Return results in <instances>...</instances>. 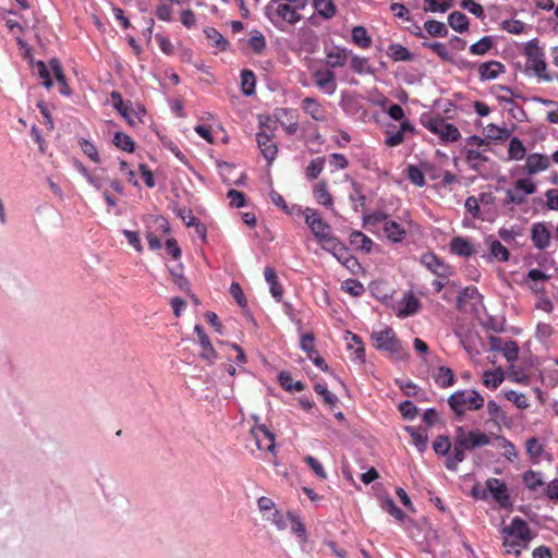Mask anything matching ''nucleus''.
I'll use <instances>...</instances> for the list:
<instances>
[{"label":"nucleus","mask_w":558,"mask_h":558,"mask_svg":"<svg viewBox=\"0 0 558 558\" xmlns=\"http://www.w3.org/2000/svg\"><path fill=\"white\" fill-rule=\"evenodd\" d=\"M267 520L271 521V523L279 530L283 531L288 526V522L290 518L287 514L281 513L278 510H274L270 515L267 517Z\"/></svg>","instance_id":"obj_59"},{"label":"nucleus","mask_w":558,"mask_h":558,"mask_svg":"<svg viewBox=\"0 0 558 558\" xmlns=\"http://www.w3.org/2000/svg\"><path fill=\"white\" fill-rule=\"evenodd\" d=\"M300 11L281 0H271L265 8L266 16L279 29H282L284 24L295 25L299 23L302 20Z\"/></svg>","instance_id":"obj_3"},{"label":"nucleus","mask_w":558,"mask_h":558,"mask_svg":"<svg viewBox=\"0 0 558 558\" xmlns=\"http://www.w3.org/2000/svg\"><path fill=\"white\" fill-rule=\"evenodd\" d=\"M49 68L51 69V72L53 73L57 82L60 85V89H59L60 94H62L64 96H69L71 94V89L66 83V78H65V75L63 74V70L61 68L59 60L51 59L49 62Z\"/></svg>","instance_id":"obj_27"},{"label":"nucleus","mask_w":558,"mask_h":558,"mask_svg":"<svg viewBox=\"0 0 558 558\" xmlns=\"http://www.w3.org/2000/svg\"><path fill=\"white\" fill-rule=\"evenodd\" d=\"M272 137L274 135L267 133L265 130H260L256 134V142L258 148L260 149L262 155L268 162L274 161L278 154V148Z\"/></svg>","instance_id":"obj_14"},{"label":"nucleus","mask_w":558,"mask_h":558,"mask_svg":"<svg viewBox=\"0 0 558 558\" xmlns=\"http://www.w3.org/2000/svg\"><path fill=\"white\" fill-rule=\"evenodd\" d=\"M485 399L476 390H458L448 398V404L458 420L468 411H477L484 407Z\"/></svg>","instance_id":"obj_4"},{"label":"nucleus","mask_w":558,"mask_h":558,"mask_svg":"<svg viewBox=\"0 0 558 558\" xmlns=\"http://www.w3.org/2000/svg\"><path fill=\"white\" fill-rule=\"evenodd\" d=\"M452 7V0H425V11L447 12Z\"/></svg>","instance_id":"obj_48"},{"label":"nucleus","mask_w":558,"mask_h":558,"mask_svg":"<svg viewBox=\"0 0 558 558\" xmlns=\"http://www.w3.org/2000/svg\"><path fill=\"white\" fill-rule=\"evenodd\" d=\"M405 432L409 433V435L411 436L412 441L414 446L417 448V450L420 452H424L427 448V432L425 429L415 428L413 426H407Z\"/></svg>","instance_id":"obj_28"},{"label":"nucleus","mask_w":558,"mask_h":558,"mask_svg":"<svg viewBox=\"0 0 558 558\" xmlns=\"http://www.w3.org/2000/svg\"><path fill=\"white\" fill-rule=\"evenodd\" d=\"M314 198L316 202L327 208H331L333 205L332 196L330 195L327 183L325 181H320L315 184L313 189Z\"/></svg>","instance_id":"obj_26"},{"label":"nucleus","mask_w":558,"mask_h":558,"mask_svg":"<svg viewBox=\"0 0 558 558\" xmlns=\"http://www.w3.org/2000/svg\"><path fill=\"white\" fill-rule=\"evenodd\" d=\"M551 233L545 222H535L531 227V241L537 250H546L550 245Z\"/></svg>","instance_id":"obj_12"},{"label":"nucleus","mask_w":558,"mask_h":558,"mask_svg":"<svg viewBox=\"0 0 558 558\" xmlns=\"http://www.w3.org/2000/svg\"><path fill=\"white\" fill-rule=\"evenodd\" d=\"M509 158L512 160H521L525 156V147L518 137H512L508 147Z\"/></svg>","instance_id":"obj_45"},{"label":"nucleus","mask_w":558,"mask_h":558,"mask_svg":"<svg viewBox=\"0 0 558 558\" xmlns=\"http://www.w3.org/2000/svg\"><path fill=\"white\" fill-rule=\"evenodd\" d=\"M510 252L508 248L497 240L489 241V258L499 262L509 260Z\"/></svg>","instance_id":"obj_34"},{"label":"nucleus","mask_w":558,"mask_h":558,"mask_svg":"<svg viewBox=\"0 0 558 558\" xmlns=\"http://www.w3.org/2000/svg\"><path fill=\"white\" fill-rule=\"evenodd\" d=\"M407 174L408 179L416 186H424L425 185V177L422 172V170L414 165H410L407 168Z\"/></svg>","instance_id":"obj_56"},{"label":"nucleus","mask_w":558,"mask_h":558,"mask_svg":"<svg viewBox=\"0 0 558 558\" xmlns=\"http://www.w3.org/2000/svg\"><path fill=\"white\" fill-rule=\"evenodd\" d=\"M427 129L445 141L456 142L460 137L458 128L441 118L432 119L428 122Z\"/></svg>","instance_id":"obj_8"},{"label":"nucleus","mask_w":558,"mask_h":558,"mask_svg":"<svg viewBox=\"0 0 558 558\" xmlns=\"http://www.w3.org/2000/svg\"><path fill=\"white\" fill-rule=\"evenodd\" d=\"M489 444V436L480 429L468 430L464 426H457L454 429L453 448L447 457L446 468L450 471H456L458 465L464 461L465 451Z\"/></svg>","instance_id":"obj_1"},{"label":"nucleus","mask_w":558,"mask_h":558,"mask_svg":"<svg viewBox=\"0 0 558 558\" xmlns=\"http://www.w3.org/2000/svg\"><path fill=\"white\" fill-rule=\"evenodd\" d=\"M36 68H37V71H38V74L39 76L43 78V84L46 88L50 89L53 85V82L51 80V76H50V71L51 69H49L45 62L43 61H38L36 63Z\"/></svg>","instance_id":"obj_64"},{"label":"nucleus","mask_w":558,"mask_h":558,"mask_svg":"<svg viewBox=\"0 0 558 558\" xmlns=\"http://www.w3.org/2000/svg\"><path fill=\"white\" fill-rule=\"evenodd\" d=\"M351 243L355 244L359 248L371 252L373 241L360 231H354L351 234Z\"/></svg>","instance_id":"obj_49"},{"label":"nucleus","mask_w":558,"mask_h":558,"mask_svg":"<svg viewBox=\"0 0 558 558\" xmlns=\"http://www.w3.org/2000/svg\"><path fill=\"white\" fill-rule=\"evenodd\" d=\"M500 352L508 362H513L518 359L519 348L514 341H508L500 348Z\"/></svg>","instance_id":"obj_63"},{"label":"nucleus","mask_w":558,"mask_h":558,"mask_svg":"<svg viewBox=\"0 0 558 558\" xmlns=\"http://www.w3.org/2000/svg\"><path fill=\"white\" fill-rule=\"evenodd\" d=\"M527 64L532 69L536 76L545 82L551 81V76L546 73L547 64L544 60V53L536 48L534 51L527 53Z\"/></svg>","instance_id":"obj_16"},{"label":"nucleus","mask_w":558,"mask_h":558,"mask_svg":"<svg viewBox=\"0 0 558 558\" xmlns=\"http://www.w3.org/2000/svg\"><path fill=\"white\" fill-rule=\"evenodd\" d=\"M323 250L331 253L351 272L360 268L357 259L350 253L349 248L337 238L332 239Z\"/></svg>","instance_id":"obj_7"},{"label":"nucleus","mask_w":558,"mask_h":558,"mask_svg":"<svg viewBox=\"0 0 558 558\" xmlns=\"http://www.w3.org/2000/svg\"><path fill=\"white\" fill-rule=\"evenodd\" d=\"M449 246L453 254L465 258L472 256L475 252L472 243L462 236H454Z\"/></svg>","instance_id":"obj_22"},{"label":"nucleus","mask_w":558,"mask_h":558,"mask_svg":"<svg viewBox=\"0 0 558 558\" xmlns=\"http://www.w3.org/2000/svg\"><path fill=\"white\" fill-rule=\"evenodd\" d=\"M325 160L322 157L313 159L306 167V177L311 180L317 179L324 170Z\"/></svg>","instance_id":"obj_52"},{"label":"nucleus","mask_w":558,"mask_h":558,"mask_svg":"<svg viewBox=\"0 0 558 558\" xmlns=\"http://www.w3.org/2000/svg\"><path fill=\"white\" fill-rule=\"evenodd\" d=\"M436 384L441 388H448L454 383V375L451 368L441 366L434 376Z\"/></svg>","instance_id":"obj_36"},{"label":"nucleus","mask_w":558,"mask_h":558,"mask_svg":"<svg viewBox=\"0 0 558 558\" xmlns=\"http://www.w3.org/2000/svg\"><path fill=\"white\" fill-rule=\"evenodd\" d=\"M256 78L252 71L243 70L241 72V88L245 96H252L255 93Z\"/></svg>","instance_id":"obj_40"},{"label":"nucleus","mask_w":558,"mask_h":558,"mask_svg":"<svg viewBox=\"0 0 558 558\" xmlns=\"http://www.w3.org/2000/svg\"><path fill=\"white\" fill-rule=\"evenodd\" d=\"M405 132H414V126L408 120H403L401 122L399 130H397L396 132H387V138L385 141L386 145L390 147L400 145L404 141Z\"/></svg>","instance_id":"obj_23"},{"label":"nucleus","mask_w":558,"mask_h":558,"mask_svg":"<svg viewBox=\"0 0 558 558\" xmlns=\"http://www.w3.org/2000/svg\"><path fill=\"white\" fill-rule=\"evenodd\" d=\"M483 296L475 287H466L457 296V307L460 311H476Z\"/></svg>","instance_id":"obj_9"},{"label":"nucleus","mask_w":558,"mask_h":558,"mask_svg":"<svg viewBox=\"0 0 558 558\" xmlns=\"http://www.w3.org/2000/svg\"><path fill=\"white\" fill-rule=\"evenodd\" d=\"M484 151L485 149L465 148V161L472 170L478 171L481 166L488 160V157L484 155Z\"/></svg>","instance_id":"obj_25"},{"label":"nucleus","mask_w":558,"mask_h":558,"mask_svg":"<svg viewBox=\"0 0 558 558\" xmlns=\"http://www.w3.org/2000/svg\"><path fill=\"white\" fill-rule=\"evenodd\" d=\"M549 158L543 154H531L526 157L525 169L529 174H535L547 170Z\"/></svg>","instance_id":"obj_20"},{"label":"nucleus","mask_w":558,"mask_h":558,"mask_svg":"<svg viewBox=\"0 0 558 558\" xmlns=\"http://www.w3.org/2000/svg\"><path fill=\"white\" fill-rule=\"evenodd\" d=\"M385 236L392 243H400L407 235L405 229L397 221L389 219L383 226Z\"/></svg>","instance_id":"obj_21"},{"label":"nucleus","mask_w":558,"mask_h":558,"mask_svg":"<svg viewBox=\"0 0 558 558\" xmlns=\"http://www.w3.org/2000/svg\"><path fill=\"white\" fill-rule=\"evenodd\" d=\"M316 86L327 95L337 89L336 74L330 69H318L313 74Z\"/></svg>","instance_id":"obj_13"},{"label":"nucleus","mask_w":558,"mask_h":558,"mask_svg":"<svg viewBox=\"0 0 558 558\" xmlns=\"http://www.w3.org/2000/svg\"><path fill=\"white\" fill-rule=\"evenodd\" d=\"M423 46L429 48L435 53H437V56L441 60L447 61V62H451L452 61V58H451L450 53L448 52L447 47H446L445 44L438 43V41H435V43H423Z\"/></svg>","instance_id":"obj_58"},{"label":"nucleus","mask_w":558,"mask_h":558,"mask_svg":"<svg viewBox=\"0 0 558 558\" xmlns=\"http://www.w3.org/2000/svg\"><path fill=\"white\" fill-rule=\"evenodd\" d=\"M506 397L509 401L513 402L518 409L524 410L530 407L529 400L524 393L511 390L506 393Z\"/></svg>","instance_id":"obj_62"},{"label":"nucleus","mask_w":558,"mask_h":558,"mask_svg":"<svg viewBox=\"0 0 558 558\" xmlns=\"http://www.w3.org/2000/svg\"><path fill=\"white\" fill-rule=\"evenodd\" d=\"M306 225L317 242L320 244L322 248L335 239L331 232V227L323 220L317 210L307 211Z\"/></svg>","instance_id":"obj_6"},{"label":"nucleus","mask_w":558,"mask_h":558,"mask_svg":"<svg viewBox=\"0 0 558 558\" xmlns=\"http://www.w3.org/2000/svg\"><path fill=\"white\" fill-rule=\"evenodd\" d=\"M111 98L113 100V107L121 113V116L128 121L130 125H134L135 120L130 113L129 106L124 104L121 94L118 92H112Z\"/></svg>","instance_id":"obj_35"},{"label":"nucleus","mask_w":558,"mask_h":558,"mask_svg":"<svg viewBox=\"0 0 558 558\" xmlns=\"http://www.w3.org/2000/svg\"><path fill=\"white\" fill-rule=\"evenodd\" d=\"M525 24L519 20H506L501 23V29L509 34L520 35L524 32Z\"/></svg>","instance_id":"obj_60"},{"label":"nucleus","mask_w":558,"mask_h":558,"mask_svg":"<svg viewBox=\"0 0 558 558\" xmlns=\"http://www.w3.org/2000/svg\"><path fill=\"white\" fill-rule=\"evenodd\" d=\"M451 442L447 436L440 435L433 442V449L437 454L449 456Z\"/></svg>","instance_id":"obj_55"},{"label":"nucleus","mask_w":558,"mask_h":558,"mask_svg":"<svg viewBox=\"0 0 558 558\" xmlns=\"http://www.w3.org/2000/svg\"><path fill=\"white\" fill-rule=\"evenodd\" d=\"M251 435L255 439V445L259 450L275 451V434L265 425L257 424L251 429Z\"/></svg>","instance_id":"obj_10"},{"label":"nucleus","mask_w":558,"mask_h":558,"mask_svg":"<svg viewBox=\"0 0 558 558\" xmlns=\"http://www.w3.org/2000/svg\"><path fill=\"white\" fill-rule=\"evenodd\" d=\"M204 34L211 41L213 46L221 50H226L228 47V41L223 38V36L214 27H207L204 29Z\"/></svg>","instance_id":"obj_46"},{"label":"nucleus","mask_w":558,"mask_h":558,"mask_svg":"<svg viewBox=\"0 0 558 558\" xmlns=\"http://www.w3.org/2000/svg\"><path fill=\"white\" fill-rule=\"evenodd\" d=\"M448 24L452 29L459 33H464L469 29V19L460 11H454L449 14Z\"/></svg>","instance_id":"obj_31"},{"label":"nucleus","mask_w":558,"mask_h":558,"mask_svg":"<svg viewBox=\"0 0 558 558\" xmlns=\"http://www.w3.org/2000/svg\"><path fill=\"white\" fill-rule=\"evenodd\" d=\"M424 28L430 36L446 37L448 35L447 26L439 21L428 20L424 23Z\"/></svg>","instance_id":"obj_43"},{"label":"nucleus","mask_w":558,"mask_h":558,"mask_svg":"<svg viewBox=\"0 0 558 558\" xmlns=\"http://www.w3.org/2000/svg\"><path fill=\"white\" fill-rule=\"evenodd\" d=\"M82 151L94 162L99 163L100 157L96 146L85 138L78 141Z\"/></svg>","instance_id":"obj_51"},{"label":"nucleus","mask_w":558,"mask_h":558,"mask_svg":"<svg viewBox=\"0 0 558 558\" xmlns=\"http://www.w3.org/2000/svg\"><path fill=\"white\" fill-rule=\"evenodd\" d=\"M506 71V66L496 60L483 62L478 65V75L481 81H492Z\"/></svg>","instance_id":"obj_17"},{"label":"nucleus","mask_w":558,"mask_h":558,"mask_svg":"<svg viewBox=\"0 0 558 558\" xmlns=\"http://www.w3.org/2000/svg\"><path fill=\"white\" fill-rule=\"evenodd\" d=\"M248 45L255 53H260L266 48L264 35L259 31H253L248 39Z\"/></svg>","instance_id":"obj_50"},{"label":"nucleus","mask_w":558,"mask_h":558,"mask_svg":"<svg viewBox=\"0 0 558 558\" xmlns=\"http://www.w3.org/2000/svg\"><path fill=\"white\" fill-rule=\"evenodd\" d=\"M302 109L311 116L312 119L318 122H324L327 119L326 111L322 104L312 97H306L302 100Z\"/></svg>","instance_id":"obj_19"},{"label":"nucleus","mask_w":558,"mask_h":558,"mask_svg":"<svg viewBox=\"0 0 558 558\" xmlns=\"http://www.w3.org/2000/svg\"><path fill=\"white\" fill-rule=\"evenodd\" d=\"M314 390L316 391V393L323 397L326 404L333 407L338 402L337 396L329 391L325 384H315Z\"/></svg>","instance_id":"obj_54"},{"label":"nucleus","mask_w":558,"mask_h":558,"mask_svg":"<svg viewBox=\"0 0 558 558\" xmlns=\"http://www.w3.org/2000/svg\"><path fill=\"white\" fill-rule=\"evenodd\" d=\"M487 412L489 414L490 420L497 424L499 422H505L507 420L505 412L494 400H489L487 402Z\"/></svg>","instance_id":"obj_53"},{"label":"nucleus","mask_w":558,"mask_h":558,"mask_svg":"<svg viewBox=\"0 0 558 558\" xmlns=\"http://www.w3.org/2000/svg\"><path fill=\"white\" fill-rule=\"evenodd\" d=\"M493 47V39L489 36L482 37L478 41L470 46V52L474 56H484Z\"/></svg>","instance_id":"obj_44"},{"label":"nucleus","mask_w":558,"mask_h":558,"mask_svg":"<svg viewBox=\"0 0 558 558\" xmlns=\"http://www.w3.org/2000/svg\"><path fill=\"white\" fill-rule=\"evenodd\" d=\"M390 218L388 216V214L386 213H383V211H376V213H372V214H368V215H364L363 217V220H364V225H369V226H378V225H381V227L385 225L386 221H388Z\"/></svg>","instance_id":"obj_61"},{"label":"nucleus","mask_w":558,"mask_h":558,"mask_svg":"<svg viewBox=\"0 0 558 558\" xmlns=\"http://www.w3.org/2000/svg\"><path fill=\"white\" fill-rule=\"evenodd\" d=\"M288 517L290 518L291 531L299 537L300 546L304 550L305 544L308 539L305 525L292 512H288Z\"/></svg>","instance_id":"obj_29"},{"label":"nucleus","mask_w":558,"mask_h":558,"mask_svg":"<svg viewBox=\"0 0 558 558\" xmlns=\"http://www.w3.org/2000/svg\"><path fill=\"white\" fill-rule=\"evenodd\" d=\"M486 137L504 142L510 136V132L506 128H500L494 123L488 124L485 128Z\"/></svg>","instance_id":"obj_42"},{"label":"nucleus","mask_w":558,"mask_h":558,"mask_svg":"<svg viewBox=\"0 0 558 558\" xmlns=\"http://www.w3.org/2000/svg\"><path fill=\"white\" fill-rule=\"evenodd\" d=\"M349 60H350V63H351V69L356 74H360V75H363V74H374V69L369 64V61H368L367 58L354 54L352 52V56H350Z\"/></svg>","instance_id":"obj_30"},{"label":"nucleus","mask_w":558,"mask_h":558,"mask_svg":"<svg viewBox=\"0 0 558 558\" xmlns=\"http://www.w3.org/2000/svg\"><path fill=\"white\" fill-rule=\"evenodd\" d=\"M372 340L375 342V347L378 350L389 353L390 356L397 360H403L408 356V351L397 339L395 331L389 327L374 331L372 333Z\"/></svg>","instance_id":"obj_5"},{"label":"nucleus","mask_w":558,"mask_h":558,"mask_svg":"<svg viewBox=\"0 0 558 558\" xmlns=\"http://www.w3.org/2000/svg\"><path fill=\"white\" fill-rule=\"evenodd\" d=\"M403 307L398 311V317H408L414 315L420 308V301L412 294L402 300Z\"/></svg>","instance_id":"obj_39"},{"label":"nucleus","mask_w":558,"mask_h":558,"mask_svg":"<svg viewBox=\"0 0 558 558\" xmlns=\"http://www.w3.org/2000/svg\"><path fill=\"white\" fill-rule=\"evenodd\" d=\"M112 142L114 146L126 153H132L135 147L134 141L123 132H116Z\"/></svg>","instance_id":"obj_41"},{"label":"nucleus","mask_w":558,"mask_h":558,"mask_svg":"<svg viewBox=\"0 0 558 558\" xmlns=\"http://www.w3.org/2000/svg\"><path fill=\"white\" fill-rule=\"evenodd\" d=\"M501 535L506 551L515 556H519L522 549H526L532 541L527 523L519 517L513 518L509 525L502 527Z\"/></svg>","instance_id":"obj_2"},{"label":"nucleus","mask_w":558,"mask_h":558,"mask_svg":"<svg viewBox=\"0 0 558 558\" xmlns=\"http://www.w3.org/2000/svg\"><path fill=\"white\" fill-rule=\"evenodd\" d=\"M387 56L393 61H412L413 54L402 45L392 44L387 49Z\"/></svg>","instance_id":"obj_32"},{"label":"nucleus","mask_w":558,"mask_h":558,"mask_svg":"<svg viewBox=\"0 0 558 558\" xmlns=\"http://www.w3.org/2000/svg\"><path fill=\"white\" fill-rule=\"evenodd\" d=\"M352 56V51L344 47H335L326 53V63L329 68H342Z\"/></svg>","instance_id":"obj_18"},{"label":"nucleus","mask_w":558,"mask_h":558,"mask_svg":"<svg viewBox=\"0 0 558 558\" xmlns=\"http://www.w3.org/2000/svg\"><path fill=\"white\" fill-rule=\"evenodd\" d=\"M352 41L364 49L372 45V38L364 26H354L352 28Z\"/></svg>","instance_id":"obj_37"},{"label":"nucleus","mask_w":558,"mask_h":558,"mask_svg":"<svg viewBox=\"0 0 558 558\" xmlns=\"http://www.w3.org/2000/svg\"><path fill=\"white\" fill-rule=\"evenodd\" d=\"M523 482L527 488L535 490L537 487L543 485L542 475L535 471H526L523 474Z\"/></svg>","instance_id":"obj_57"},{"label":"nucleus","mask_w":558,"mask_h":558,"mask_svg":"<svg viewBox=\"0 0 558 558\" xmlns=\"http://www.w3.org/2000/svg\"><path fill=\"white\" fill-rule=\"evenodd\" d=\"M381 508L399 522H402L405 518L404 512L396 505L391 498L384 499L381 502Z\"/></svg>","instance_id":"obj_47"},{"label":"nucleus","mask_w":558,"mask_h":558,"mask_svg":"<svg viewBox=\"0 0 558 558\" xmlns=\"http://www.w3.org/2000/svg\"><path fill=\"white\" fill-rule=\"evenodd\" d=\"M313 7L326 20L331 19L336 14V5L332 0H313Z\"/></svg>","instance_id":"obj_38"},{"label":"nucleus","mask_w":558,"mask_h":558,"mask_svg":"<svg viewBox=\"0 0 558 558\" xmlns=\"http://www.w3.org/2000/svg\"><path fill=\"white\" fill-rule=\"evenodd\" d=\"M265 280L269 284V290L272 295V298L280 302L283 295V288L278 281L277 274L274 268L266 267L264 270Z\"/></svg>","instance_id":"obj_24"},{"label":"nucleus","mask_w":558,"mask_h":558,"mask_svg":"<svg viewBox=\"0 0 558 558\" xmlns=\"http://www.w3.org/2000/svg\"><path fill=\"white\" fill-rule=\"evenodd\" d=\"M486 487L500 507L506 508L510 506V496L504 482L499 478H488L486 481Z\"/></svg>","instance_id":"obj_15"},{"label":"nucleus","mask_w":558,"mask_h":558,"mask_svg":"<svg viewBox=\"0 0 558 558\" xmlns=\"http://www.w3.org/2000/svg\"><path fill=\"white\" fill-rule=\"evenodd\" d=\"M504 372L501 368H496L494 371H486L483 374V384L485 387L489 389H496L504 381Z\"/></svg>","instance_id":"obj_33"},{"label":"nucleus","mask_w":558,"mask_h":558,"mask_svg":"<svg viewBox=\"0 0 558 558\" xmlns=\"http://www.w3.org/2000/svg\"><path fill=\"white\" fill-rule=\"evenodd\" d=\"M421 263L434 275L439 278H448L452 270L450 266L445 264L437 255L434 253H425L421 257Z\"/></svg>","instance_id":"obj_11"}]
</instances>
